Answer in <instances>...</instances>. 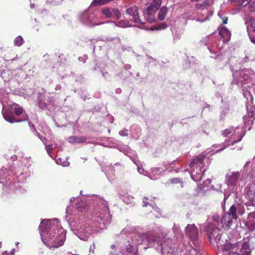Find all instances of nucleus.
Segmentation results:
<instances>
[{"label":"nucleus","instance_id":"obj_1","mask_svg":"<svg viewBox=\"0 0 255 255\" xmlns=\"http://www.w3.org/2000/svg\"><path fill=\"white\" fill-rule=\"evenodd\" d=\"M243 94L247 99L246 107L247 111V114L243 117L244 127L241 128L237 127L235 128L231 127L226 129L223 131V134L224 136L227 137L231 134L232 138L230 139L231 142L230 144L227 143V142H229V141L226 139L225 142L216 146V148L219 146L220 147L217 149L214 153L219 152L224 150L227 146L233 145L236 143L241 141L246 134L245 128H248V130H250L251 128V126L253 124L255 115V107L252 105L253 97L248 92L244 91Z\"/></svg>","mask_w":255,"mask_h":255},{"label":"nucleus","instance_id":"obj_2","mask_svg":"<svg viewBox=\"0 0 255 255\" xmlns=\"http://www.w3.org/2000/svg\"><path fill=\"white\" fill-rule=\"evenodd\" d=\"M214 222L208 223V240L214 239L216 243H218L221 239V229L220 228V216L218 214H214L212 217Z\"/></svg>","mask_w":255,"mask_h":255},{"label":"nucleus","instance_id":"obj_3","mask_svg":"<svg viewBox=\"0 0 255 255\" xmlns=\"http://www.w3.org/2000/svg\"><path fill=\"white\" fill-rule=\"evenodd\" d=\"M54 236L49 235V239L51 241L49 240L47 244H46L49 248H57L59 247L62 246L65 242L66 239V234L62 232V233L53 240Z\"/></svg>","mask_w":255,"mask_h":255},{"label":"nucleus","instance_id":"obj_4","mask_svg":"<svg viewBox=\"0 0 255 255\" xmlns=\"http://www.w3.org/2000/svg\"><path fill=\"white\" fill-rule=\"evenodd\" d=\"M240 172H229L226 175V182L229 187L235 186L240 176Z\"/></svg>","mask_w":255,"mask_h":255},{"label":"nucleus","instance_id":"obj_5","mask_svg":"<svg viewBox=\"0 0 255 255\" xmlns=\"http://www.w3.org/2000/svg\"><path fill=\"white\" fill-rule=\"evenodd\" d=\"M127 14L128 15L130 20L138 24H142L139 17L138 8L136 6L129 7L127 9Z\"/></svg>","mask_w":255,"mask_h":255},{"label":"nucleus","instance_id":"obj_6","mask_svg":"<svg viewBox=\"0 0 255 255\" xmlns=\"http://www.w3.org/2000/svg\"><path fill=\"white\" fill-rule=\"evenodd\" d=\"M185 234L192 241L197 240L198 231L194 224H188L185 228Z\"/></svg>","mask_w":255,"mask_h":255},{"label":"nucleus","instance_id":"obj_7","mask_svg":"<svg viewBox=\"0 0 255 255\" xmlns=\"http://www.w3.org/2000/svg\"><path fill=\"white\" fill-rule=\"evenodd\" d=\"M101 11L106 18H112L114 15H115L119 19L121 17V13L118 9L105 7L103 8Z\"/></svg>","mask_w":255,"mask_h":255},{"label":"nucleus","instance_id":"obj_8","mask_svg":"<svg viewBox=\"0 0 255 255\" xmlns=\"http://www.w3.org/2000/svg\"><path fill=\"white\" fill-rule=\"evenodd\" d=\"M219 33L222 38L224 43L228 42L230 41L231 32L226 27L220 25L219 27Z\"/></svg>","mask_w":255,"mask_h":255},{"label":"nucleus","instance_id":"obj_9","mask_svg":"<svg viewBox=\"0 0 255 255\" xmlns=\"http://www.w3.org/2000/svg\"><path fill=\"white\" fill-rule=\"evenodd\" d=\"M161 4V0H153L150 5L147 8V14L152 15L157 11Z\"/></svg>","mask_w":255,"mask_h":255},{"label":"nucleus","instance_id":"obj_10","mask_svg":"<svg viewBox=\"0 0 255 255\" xmlns=\"http://www.w3.org/2000/svg\"><path fill=\"white\" fill-rule=\"evenodd\" d=\"M247 196L250 203L249 205L255 206V185H253L249 187L247 191Z\"/></svg>","mask_w":255,"mask_h":255},{"label":"nucleus","instance_id":"obj_11","mask_svg":"<svg viewBox=\"0 0 255 255\" xmlns=\"http://www.w3.org/2000/svg\"><path fill=\"white\" fill-rule=\"evenodd\" d=\"M247 70L246 69H242L239 71H236L233 74V76L235 78L239 77V80L243 82L244 80H247L249 78L248 74L246 73Z\"/></svg>","mask_w":255,"mask_h":255},{"label":"nucleus","instance_id":"obj_12","mask_svg":"<svg viewBox=\"0 0 255 255\" xmlns=\"http://www.w3.org/2000/svg\"><path fill=\"white\" fill-rule=\"evenodd\" d=\"M51 221L49 220H44L40 224L39 229L41 232L43 233H47L50 230Z\"/></svg>","mask_w":255,"mask_h":255},{"label":"nucleus","instance_id":"obj_13","mask_svg":"<svg viewBox=\"0 0 255 255\" xmlns=\"http://www.w3.org/2000/svg\"><path fill=\"white\" fill-rule=\"evenodd\" d=\"M233 219L229 213H225L221 219V223L224 226L225 225L227 227H230L232 224Z\"/></svg>","mask_w":255,"mask_h":255},{"label":"nucleus","instance_id":"obj_14","mask_svg":"<svg viewBox=\"0 0 255 255\" xmlns=\"http://www.w3.org/2000/svg\"><path fill=\"white\" fill-rule=\"evenodd\" d=\"M147 240L149 243V245H154L156 243L157 245H159L161 247V250H163V245L159 241V238L155 236L150 235L147 236Z\"/></svg>","mask_w":255,"mask_h":255},{"label":"nucleus","instance_id":"obj_15","mask_svg":"<svg viewBox=\"0 0 255 255\" xmlns=\"http://www.w3.org/2000/svg\"><path fill=\"white\" fill-rule=\"evenodd\" d=\"M3 118L5 121L10 123H18L23 121V120H17L16 118L11 114L4 113L3 114Z\"/></svg>","mask_w":255,"mask_h":255},{"label":"nucleus","instance_id":"obj_16","mask_svg":"<svg viewBox=\"0 0 255 255\" xmlns=\"http://www.w3.org/2000/svg\"><path fill=\"white\" fill-rule=\"evenodd\" d=\"M86 139L84 137H78L76 136H71L68 137V140L70 143H82L85 141Z\"/></svg>","mask_w":255,"mask_h":255},{"label":"nucleus","instance_id":"obj_17","mask_svg":"<svg viewBox=\"0 0 255 255\" xmlns=\"http://www.w3.org/2000/svg\"><path fill=\"white\" fill-rule=\"evenodd\" d=\"M238 210V207H237V204H233L230 208L229 214L232 217V218H234V219H237L238 218V215H237V211Z\"/></svg>","mask_w":255,"mask_h":255},{"label":"nucleus","instance_id":"obj_18","mask_svg":"<svg viewBox=\"0 0 255 255\" xmlns=\"http://www.w3.org/2000/svg\"><path fill=\"white\" fill-rule=\"evenodd\" d=\"M205 158V155H199L194 158L192 161L190 163L189 166L190 167L193 166L195 164L198 163H202Z\"/></svg>","mask_w":255,"mask_h":255},{"label":"nucleus","instance_id":"obj_19","mask_svg":"<svg viewBox=\"0 0 255 255\" xmlns=\"http://www.w3.org/2000/svg\"><path fill=\"white\" fill-rule=\"evenodd\" d=\"M113 0H94L91 3V6H101L105 5Z\"/></svg>","mask_w":255,"mask_h":255},{"label":"nucleus","instance_id":"obj_20","mask_svg":"<svg viewBox=\"0 0 255 255\" xmlns=\"http://www.w3.org/2000/svg\"><path fill=\"white\" fill-rule=\"evenodd\" d=\"M167 13V8L166 6L162 7L159 11L158 18L160 20H163Z\"/></svg>","mask_w":255,"mask_h":255},{"label":"nucleus","instance_id":"obj_21","mask_svg":"<svg viewBox=\"0 0 255 255\" xmlns=\"http://www.w3.org/2000/svg\"><path fill=\"white\" fill-rule=\"evenodd\" d=\"M126 251L127 253L132 254L133 255H138V251L133 246L131 245H128L126 248Z\"/></svg>","mask_w":255,"mask_h":255},{"label":"nucleus","instance_id":"obj_22","mask_svg":"<svg viewBox=\"0 0 255 255\" xmlns=\"http://www.w3.org/2000/svg\"><path fill=\"white\" fill-rule=\"evenodd\" d=\"M23 39L21 36H18L14 40V45L16 46H20L23 43Z\"/></svg>","mask_w":255,"mask_h":255},{"label":"nucleus","instance_id":"obj_23","mask_svg":"<svg viewBox=\"0 0 255 255\" xmlns=\"http://www.w3.org/2000/svg\"><path fill=\"white\" fill-rule=\"evenodd\" d=\"M23 109L21 107H19L17 105L13 108V111L15 115L20 116L23 112Z\"/></svg>","mask_w":255,"mask_h":255},{"label":"nucleus","instance_id":"obj_24","mask_svg":"<svg viewBox=\"0 0 255 255\" xmlns=\"http://www.w3.org/2000/svg\"><path fill=\"white\" fill-rule=\"evenodd\" d=\"M195 6L197 9H204L207 6V0H205L202 3H197Z\"/></svg>","mask_w":255,"mask_h":255},{"label":"nucleus","instance_id":"obj_25","mask_svg":"<svg viewBox=\"0 0 255 255\" xmlns=\"http://www.w3.org/2000/svg\"><path fill=\"white\" fill-rule=\"evenodd\" d=\"M247 30H253L255 32V20L252 19L250 20L249 25L247 26Z\"/></svg>","mask_w":255,"mask_h":255},{"label":"nucleus","instance_id":"obj_26","mask_svg":"<svg viewBox=\"0 0 255 255\" xmlns=\"http://www.w3.org/2000/svg\"><path fill=\"white\" fill-rule=\"evenodd\" d=\"M208 184H210V179L208 178ZM210 188V189H212L213 190H216V191H220L221 188V185L220 184H218V185H217V187H215L214 185H208V188Z\"/></svg>","mask_w":255,"mask_h":255},{"label":"nucleus","instance_id":"obj_27","mask_svg":"<svg viewBox=\"0 0 255 255\" xmlns=\"http://www.w3.org/2000/svg\"><path fill=\"white\" fill-rule=\"evenodd\" d=\"M247 177L249 179L255 178V168L252 167L250 172L247 174Z\"/></svg>","mask_w":255,"mask_h":255},{"label":"nucleus","instance_id":"obj_28","mask_svg":"<svg viewBox=\"0 0 255 255\" xmlns=\"http://www.w3.org/2000/svg\"><path fill=\"white\" fill-rule=\"evenodd\" d=\"M237 207H238V213L240 215H243L245 213V208L244 206L240 204H237Z\"/></svg>","mask_w":255,"mask_h":255},{"label":"nucleus","instance_id":"obj_29","mask_svg":"<svg viewBox=\"0 0 255 255\" xmlns=\"http://www.w3.org/2000/svg\"><path fill=\"white\" fill-rule=\"evenodd\" d=\"M249 248L250 246L249 243L248 242H245L242 246L241 252H243V251H250Z\"/></svg>","mask_w":255,"mask_h":255},{"label":"nucleus","instance_id":"obj_30","mask_svg":"<svg viewBox=\"0 0 255 255\" xmlns=\"http://www.w3.org/2000/svg\"><path fill=\"white\" fill-rule=\"evenodd\" d=\"M45 148L47 152L49 155H51L53 151V147L52 144H48L45 145Z\"/></svg>","mask_w":255,"mask_h":255},{"label":"nucleus","instance_id":"obj_31","mask_svg":"<svg viewBox=\"0 0 255 255\" xmlns=\"http://www.w3.org/2000/svg\"><path fill=\"white\" fill-rule=\"evenodd\" d=\"M119 134L122 136H126L128 135V130L124 129L119 131Z\"/></svg>","mask_w":255,"mask_h":255},{"label":"nucleus","instance_id":"obj_32","mask_svg":"<svg viewBox=\"0 0 255 255\" xmlns=\"http://www.w3.org/2000/svg\"><path fill=\"white\" fill-rule=\"evenodd\" d=\"M180 180L179 178H173V179H171L169 180V182L170 183H179L180 182Z\"/></svg>","mask_w":255,"mask_h":255},{"label":"nucleus","instance_id":"obj_33","mask_svg":"<svg viewBox=\"0 0 255 255\" xmlns=\"http://www.w3.org/2000/svg\"><path fill=\"white\" fill-rule=\"evenodd\" d=\"M78 209L80 211H84L88 209V206L87 205H85L83 206L79 207Z\"/></svg>","mask_w":255,"mask_h":255},{"label":"nucleus","instance_id":"obj_34","mask_svg":"<svg viewBox=\"0 0 255 255\" xmlns=\"http://www.w3.org/2000/svg\"><path fill=\"white\" fill-rule=\"evenodd\" d=\"M167 27V25L165 23H162L159 25L158 27L157 28V29H165Z\"/></svg>","mask_w":255,"mask_h":255},{"label":"nucleus","instance_id":"obj_35","mask_svg":"<svg viewBox=\"0 0 255 255\" xmlns=\"http://www.w3.org/2000/svg\"><path fill=\"white\" fill-rule=\"evenodd\" d=\"M148 198L147 197H144L143 199V206H146L148 203L147 202Z\"/></svg>","mask_w":255,"mask_h":255},{"label":"nucleus","instance_id":"obj_36","mask_svg":"<svg viewBox=\"0 0 255 255\" xmlns=\"http://www.w3.org/2000/svg\"><path fill=\"white\" fill-rule=\"evenodd\" d=\"M241 252L242 253V255H251L250 251H243V252Z\"/></svg>","mask_w":255,"mask_h":255},{"label":"nucleus","instance_id":"obj_37","mask_svg":"<svg viewBox=\"0 0 255 255\" xmlns=\"http://www.w3.org/2000/svg\"><path fill=\"white\" fill-rule=\"evenodd\" d=\"M228 110V109H225V110H223L221 112V116L222 118H223V117L225 116V115H226Z\"/></svg>","mask_w":255,"mask_h":255},{"label":"nucleus","instance_id":"obj_38","mask_svg":"<svg viewBox=\"0 0 255 255\" xmlns=\"http://www.w3.org/2000/svg\"><path fill=\"white\" fill-rule=\"evenodd\" d=\"M223 20V24H226L227 23L228 21V17L226 16L221 17Z\"/></svg>","mask_w":255,"mask_h":255},{"label":"nucleus","instance_id":"obj_39","mask_svg":"<svg viewBox=\"0 0 255 255\" xmlns=\"http://www.w3.org/2000/svg\"><path fill=\"white\" fill-rule=\"evenodd\" d=\"M229 255H240V254L236 252H230Z\"/></svg>","mask_w":255,"mask_h":255},{"label":"nucleus","instance_id":"obj_40","mask_svg":"<svg viewBox=\"0 0 255 255\" xmlns=\"http://www.w3.org/2000/svg\"><path fill=\"white\" fill-rule=\"evenodd\" d=\"M229 195H226V194H224V202H225L226 200L228 198Z\"/></svg>","mask_w":255,"mask_h":255},{"label":"nucleus","instance_id":"obj_41","mask_svg":"<svg viewBox=\"0 0 255 255\" xmlns=\"http://www.w3.org/2000/svg\"><path fill=\"white\" fill-rule=\"evenodd\" d=\"M210 57L213 58H217L216 54L215 53H213V55H211Z\"/></svg>","mask_w":255,"mask_h":255},{"label":"nucleus","instance_id":"obj_42","mask_svg":"<svg viewBox=\"0 0 255 255\" xmlns=\"http://www.w3.org/2000/svg\"><path fill=\"white\" fill-rule=\"evenodd\" d=\"M250 163V161H248V162L246 163V164L245 165L244 167V170L246 169V168L247 167V166H248Z\"/></svg>","mask_w":255,"mask_h":255},{"label":"nucleus","instance_id":"obj_43","mask_svg":"<svg viewBox=\"0 0 255 255\" xmlns=\"http://www.w3.org/2000/svg\"><path fill=\"white\" fill-rule=\"evenodd\" d=\"M207 18V17H206V18H205L202 21H204Z\"/></svg>","mask_w":255,"mask_h":255},{"label":"nucleus","instance_id":"obj_44","mask_svg":"<svg viewBox=\"0 0 255 255\" xmlns=\"http://www.w3.org/2000/svg\"><path fill=\"white\" fill-rule=\"evenodd\" d=\"M214 149H213L212 148V149H211V150H210V151H208V153H209V152H211V151H214Z\"/></svg>","mask_w":255,"mask_h":255},{"label":"nucleus","instance_id":"obj_45","mask_svg":"<svg viewBox=\"0 0 255 255\" xmlns=\"http://www.w3.org/2000/svg\"><path fill=\"white\" fill-rule=\"evenodd\" d=\"M27 119H28V117H27V116H26V119H25V120H27Z\"/></svg>","mask_w":255,"mask_h":255},{"label":"nucleus","instance_id":"obj_46","mask_svg":"<svg viewBox=\"0 0 255 255\" xmlns=\"http://www.w3.org/2000/svg\"><path fill=\"white\" fill-rule=\"evenodd\" d=\"M227 246H228V245H227V246H225V248H226V249L227 248Z\"/></svg>","mask_w":255,"mask_h":255},{"label":"nucleus","instance_id":"obj_47","mask_svg":"<svg viewBox=\"0 0 255 255\" xmlns=\"http://www.w3.org/2000/svg\"><path fill=\"white\" fill-rule=\"evenodd\" d=\"M210 52L211 53H212V50H210Z\"/></svg>","mask_w":255,"mask_h":255},{"label":"nucleus","instance_id":"obj_48","mask_svg":"<svg viewBox=\"0 0 255 255\" xmlns=\"http://www.w3.org/2000/svg\"><path fill=\"white\" fill-rule=\"evenodd\" d=\"M251 215H255V214L252 213Z\"/></svg>","mask_w":255,"mask_h":255},{"label":"nucleus","instance_id":"obj_49","mask_svg":"<svg viewBox=\"0 0 255 255\" xmlns=\"http://www.w3.org/2000/svg\"><path fill=\"white\" fill-rule=\"evenodd\" d=\"M0 246H1V243H0ZM1 247V246H0V248Z\"/></svg>","mask_w":255,"mask_h":255},{"label":"nucleus","instance_id":"obj_50","mask_svg":"<svg viewBox=\"0 0 255 255\" xmlns=\"http://www.w3.org/2000/svg\"><path fill=\"white\" fill-rule=\"evenodd\" d=\"M77 255V254H75V255Z\"/></svg>","mask_w":255,"mask_h":255}]
</instances>
